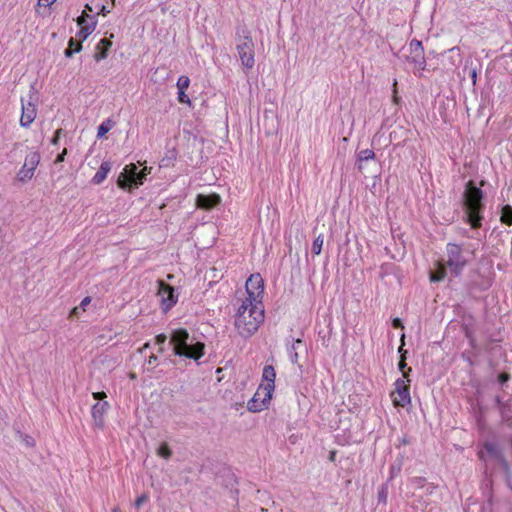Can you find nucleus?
Wrapping results in <instances>:
<instances>
[{"label": "nucleus", "mask_w": 512, "mask_h": 512, "mask_svg": "<svg viewBox=\"0 0 512 512\" xmlns=\"http://www.w3.org/2000/svg\"><path fill=\"white\" fill-rule=\"evenodd\" d=\"M264 321V308L262 303L243 300L235 316V328L240 336H252Z\"/></svg>", "instance_id": "nucleus-1"}, {"label": "nucleus", "mask_w": 512, "mask_h": 512, "mask_svg": "<svg viewBox=\"0 0 512 512\" xmlns=\"http://www.w3.org/2000/svg\"><path fill=\"white\" fill-rule=\"evenodd\" d=\"M485 181L480 182L483 186ZM463 208L468 224H481L484 220L485 196L481 187H478L473 180H469L463 192Z\"/></svg>", "instance_id": "nucleus-2"}, {"label": "nucleus", "mask_w": 512, "mask_h": 512, "mask_svg": "<svg viewBox=\"0 0 512 512\" xmlns=\"http://www.w3.org/2000/svg\"><path fill=\"white\" fill-rule=\"evenodd\" d=\"M189 333L186 329H177L171 335V344H173L174 353L189 359L198 360L204 355L205 345L197 342L193 345L188 344Z\"/></svg>", "instance_id": "nucleus-3"}, {"label": "nucleus", "mask_w": 512, "mask_h": 512, "mask_svg": "<svg viewBox=\"0 0 512 512\" xmlns=\"http://www.w3.org/2000/svg\"><path fill=\"white\" fill-rule=\"evenodd\" d=\"M151 168L144 167L139 170L134 163L128 164L123 168L117 179V185L122 189L138 188L144 183L146 176L150 173Z\"/></svg>", "instance_id": "nucleus-4"}, {"label": "nucleus", "mask_w": 512, "mask_h": 512, "mask_svg": "<svg viewBox=\"0 0 512 512\" xmlns=\"http://www.w3.org/2000/svg\"><path fill=\"white\" fill-rule=\"evenodd\" d=\"M237 51L242 65L251 69L255 64L254 42L246 28L237 29Z\"/></svg>", "instance_id": "nucleus-5"}, {"label": "nucleus", "mask_w": 512, "mask_h": 512, "mask_svg": "<svg viewBox=\"0 0 512 512\" xmlns=\"http://www.w3.org/2000/svg\"><path fill=\"white\" fill-rule=\"evenodd\" d=\"M38 100V91L35 88V83H33L29 87L27 96L21 97L22 114L20 117V125L22 127H30L35 120L37 115L36 104Z\"/></svg>", "instance_id": "nucleus-6"}, {"label": "nucleus", "mask_w": 512, "mask_h": 512, "mask_svg": "<svg viewBox=\"0 0 512 512\" xmlns=\"http://www.w3.org/2000/svg\"><path fill=\"white\" fill-rule=\"evenodd\" d=\"M410 371L411 368H408V371L403 373V377L398 378L394 383L395 389L390 395L394 407L404 408L411 403L410 379L408 378V372Z\"/></svg>", "instance_id": "nucleus-7"}, {"label": "nucleus", "mask_w": 512, "mask_h": 512, "mask_svg": "<svg viewBox=\"0 0 512 512\" xmlns=\"http://www.w3.org/2000/svg\"><path fill=\"white\" fill-rule=\"evenodd\" d=\"M157 285V296L160 300L161 310L163 313H167L178 302V295L175 293V289L171 285L165 283L163 280H158Z\"/></svg>", "instance_id": "nucleus-8"}, {"label": "nucleus", "mask_w": 512, "mask_h": 512, "mask_svg": "<svg viewBox=\"0 0 512 512\" xmlns=\"http://www.w3.org/2000/svg\"><path fill=\"white\" fill-rule=\"evenodd\" d=\"M467 263L459 245L449 243L447 245L446 266L455 274H459Z\"/></svg>", "instance_id": "nucleus-9"}, {"label": "nucleus", "mask_w": 512, "mask_h": 512, "mask_svg": "<svg viewBox=\"0 0 512 512\" xmlns=\"http://www.w3.org/2000/svg\"><path fill=\"white\" fill-rule=\"evenodd\" d=\"M40 163V154L38 151H30L26 157L23 166L18 171L16 179L21 183H26L30 181L33 176L37 166Z\"/></svg>", "instance_id": "nucleus-10"}, {"label": "nucleus", "mask_w": 512, "mask_h": 512, "mask_svg": "<svg viewBox=\"0 0 512 512\" xmlns=\"http://www.w3.org/2000/svg\"><path fill=\"white\" fill-rule=\"evenodd\" d=\"M247 297L244 300H250L255 303H262L264 293V281L259 273L252 274L246 281Z\"/></svg>", "instance_id": "nucleus-11"}, {"label": "nucleus", "mask_w": 512, "mask_h": 512, "mask_svg": "<svg viewBox=\"0 0 512 512\" xmlns=\"http://www.w3.org/2000/svg\"><path fill=\"white\" fill-rule=\"evenodd\" d=\"M276 371L272 365H266L262 372V382L259 387L264 390L267 399H271L275 390Z\"/></svg>", "instance_id": "nucleus-12"}, {"label": "nucleus", "mask_w": 512, "mask_h": 512, "mask_svg": "<svg viewBox=\"0 0 512 512\" xmlns=\"http://www.w3.org/2000/svg\"><path fill=\"white\" fill-rule=\"evenodd\" d=\"M221 203V197L217 193L198 194L196 197V205L203 210H212Z\"/></svg>", "instance_id": "nucleus-13"}, {"label": "nucleus", "mask_w": 512, "mask_h": 512, "mask_svg": "<svg viewBox=\"0 0 512 512\" xmlns=\"http://www.w3.org/2000/svg\"><path fill=\"white\" fill-rule=\"evenodd\" d=\"M271 399H267L264 394V390L259 387L252 397L247 403V409L251 412H260L268 407Z\"/></svg>", "instance_id": "nucleus-14"}, {"label": "nucleus", "mask_w": 512, "mask_h": 512, "mask_svg": "<svg viewBox=\"0 0 512 512\" xmlns=\"http://www.w3.org/2000/svg\"><path fill=\"white\" fill-rule=\"evenodd\" d=\"M109 408V403L104 401L102 403L97 402L92 406L91 415L93 418L94 426L102 429L104 427V415Z\"/></svg>", "instance_id": "nucleus-15"}, {"label": "nucleus", "mask_w": 512, "mask_h": 512, "mask_svg": "<svg viewBox=\"0 0 512 512\" xmlns=\"http://www.w3.org/2000/svg\"><path fill=\"white\" fill-rule=\"evenodd\" d=\"M113 34L110 35L109 38L104 37L102 38L98 44L95 47V54L94 59L96 62H100L101 60H104L108 56L109 49L112 46V40Z\"/></svg>", "instance_id": "nucleus-16"}, {"label": "nucleus", "mask_w": 512, "mask_h": 512, "mask_svg": "<svg viewBox=\"0 0 512 512\" xmlns=\"http://www.w3.org/2000/svg\"><path fill=\"white\" fill-rule=\"evenodd\" d=\"M484 449L490 457L498 460L505 468L508 467V462L506 461L505 457L501 453V451L496 443L485 442Z\"/></svg>", "instance_id": "nucleus-17"}, {"label": "nucleus", "mask_w": 512, "mask_h": 512, "mask_svg": "<svg viewBox=\"0 0 512 512\" xmlns=\"http://www.w3.org/2000/svg\"><path fill=\"white\" fill-rule=\"evenodd\" d=\"M376 157L375 152L372 149H363L357 153L356 166L359 172L364 169V162L374 160Z\"/></svg>", "instance_id": "nucleus-18"}, {"label": "nucleus", "mask_w": 512, "mask_h": 512, "mask_svg": "<svg viewBox=\"0 0 512 512\" xmlns=\"http://www.w3.org/2000/svg\"><path fill=\"white\" fill-rule=\"evenodd\" d=\"M111 163L109 161H103L98 169V171L96 172V174L94 175V177L92 178V183L93 184H101L107 177L108 173L110 172L111 170Z\"/></svg>", "instance_id": "nucleus-19"}, {"label": "nucleus", "mask_w": 512, "mask_h": 512, "mask_svg": "<svg viewBox=\"0 0 512 512\" xmlns=\"http://www.w3.org/2000/svg\"><path fill=\"white\" fill-rule=\"evenodd\" d=\"M90 23L87 25H82L80 27V30L77 32L76 36L79 38L78 41H81V43L87 39V37L92 34V32L95 30L97 25V20L95 17H89Z\"/></svg>", "instance_id": "nucleus-20"}, {"label": "nucleus", "mask_w": 512, "mask_h": 512, "mask_svg": "<svg viewBox=\"0 0 512 512\" xmlns=\"http://www.w3.org/2000/svg\"><path fill=\"white\" fill-rule=\"evenodd\" d=\"M405 60L411 62L419 71H423L426 68V59L424 51L421 53H413L409 56H405Z\"/></svg>", "instance_id": "nucleus-21"}, {"label": "nucleus", "mask_w": 512, "mask_h": 512, "mask_svg": "<svg viewBox=\"0 0 512 512\" xmlns=\"http://www.w3.org/2000/svg\"><path fill=\"white\" fill-rule=\"evenodd\" d=\"M83 48L81 41H77L74 38H70L68 41V46L64 50V56L66 58H71L75 53H79Z\"/></svg>", "instance_id": "nucleus-22"}, {"label": "nucleus", "mask_w": 512, "mask_h": 512, "mask_svg": "<svg viewBox=\"0 0 512 512\" xmlns=\"http://www.w3.org/2000/svg\"><path fill=\"white\" fill-rule=\"evenodd\" d=\"M115 125V122L110 118L104 120L97 129V138H103Z\"/></svg>", "instance_id": "nucleus-23"}, {"label": "nucleus", "mask_w": 512, "mask_h": 512, "mask_svg": "<svg viewBox=\"0 0 512 512\" xmlns=\"http://www.w3.org/2000/svg\"><path fill=\"white\" fill-rule=\"evenodd\" d=\"M446 276L445 264L441 261L437 263V270L430 274V280L432 282H439Z\"/></svg>", "instance_id": "nucleus-24"}, {"label": "nucleus", "mask_w": 512, "mask_h": 512, "mask_svg": "<svg viewBox=\"0 0 512 512\" xmlns=\"http://www.w3.org/2000/svg\"><path fill=\"white\" fill-rule=\"evenodd\" d=\"M501 224H512V206L506 204L500 210Z\"/></svg>", "instance_id": "nucleus-25"}, {"label": "nucleus", "mask_w": 512, "mask_h": 512, "mask_svg": "<svg viewBox=\"0 0 512 512\" xmlns=\"http://www.w3.org/2000/svg\"><path fill=\"white\" fill-rule=\"evenodd\" d=\"M323 242H324V240H323L322 235H319L315 238V240L313 241V244H312V253L313 254L319 255L321 253Z\"/></svg>", "instance_id": "nucleus-26"}, {"label": "nucleus", "mask_w": 512, "mask_h": 512, "mask_svg": "<svg viewBox=\"0 0 512 512\" xmlns=\"http://www.w3.org/2000/svg\"><path fill=\"white\" fill-rule=\"evenodd\" d=\"M409 48H410V54L421 53L422 51H424L422 42L417 39H412L410 41Z\"/></svg>", "instance_id": "nucleus-27"}, {"label": "nucleus", "mask_w": 512, "mask_h": 512, "mask_svg": "<svg viewBox=\"0 0 512 512\" xmlns=\"http://www.w3.org/2000/svg\"><path fill=\"white\" fill-rule=\"evenodd\" d=\"M190 85V79L188 76L182 75L177 80L178 90H186Z\"/></svg>", "instance_id": "nucleus-28"}, {"label": "nucleus", "mask_w": 512, "mask_h": 512, "mask_svg": "<svg viewBox=\"0 0 512 512\" xmlns=\"http://www.w3.org/2000/svg\"><path fill=\"white\" fill-rule=\"evenodd\" d=\"M158 455L165 458V459H168L171 457L172 455V452L169 448V446L166 444V443H162L158 449Z\"/></svg>", "instance_id": "nucleus-29"}, {"label": "nucleus", "mask_w": 512, "mask_h": 512, "mask_svg": "<svg viewBox=\"0 0 512 512\" xmlns=\"http://www.w3.org/2000/svg\"><path fill=\"white\" fill-rule=\"evenodd\" d=\"M89 17H95V18H96V16H95V15H94V16H92V15H90V14L82 13V14H81L77 19H76V21H77V25H78L79 27H82V25H87V24H89V23H90V19H89Z\"/></svg>", "instance_id": "nucleus-30"}, {"label": "nucleus", "mask_w": 512, "mask_h": 512, "mask_svg": "<svg viewBox=\"0 0 512 512\" xmlns=\"http://www.w3.org/2000/svg\"><path fill=\"white\" fill-rule=\"evenodd\" d=\"M399 352L401 353V357H400L398 366H399V370L404 373L405 372L404 369L406 368L407 364H406V356H405L406 351L403 350V344L400 346Z\"/></svg>", "instance_id": "nucleus-31"}, {"label": "nucleus", "mask_w": 512, "mask_h": 512, "mask_svg": "<svg viewBox=\"0 0 512 512\" xmlns=\"http://www.w3.org/2000/svg\"><path fill=\"white\" fill-rule=\"evenodd\" d=\"M178 96H177V100L182 103V104H188V105H191V100L190 98L188 97V95L185 93L184 90H178Z\"/></svg>", "instance_id": "nucleus-32"}, {"label": "nucleus", "mask_w": 512, "mask_h": 512, "mask_svg": "<svg viewBox=\"0 0 512 512\" xmlns=\"http://www.w3.org/2000/svg\"><path fill=\"white\" fill-rule=\"evenodd\" d=\"M149 497L147 494H142L135 500V507L140 508L144 503L148 501Z\"/></svg>", "instance_id": "nucleus-33"}, {"label": "nucleus", "mask_w": 512, "mask_h": 512, "mask_svg": "<svg viewBox=\"0 0 512 512\" xmlns=\"http://www.w3.org/2000/svg\"><path fill=\"white\" fill-rule=\"evenodd\" d=\"M63 133V129L62 128H59L55 131L52 139H51V144L52 145H57L59 143V140H60V137Z\"/></svg>", "instance_id": "nucleus-34"}, {"label": "nucleus", "mask_w": 512, "mask_h": 512, "mask_svg": "<svg viewBox=\"0 0 512 512\" xmlns=\"http://www.w3.org/2000/svg\"><path fill=\"white\" fill-rule=\"evenodd\" d=\"M91 303V297L87 296L82 299L80 305L78 306L82 311L86 310V307Z\"/></svg>", "instance_id": "nucleus-35"}, {"label": "nucleus", "mask_w": 512, "mask_h": 512, "mask_svg": "<svg viewBox=\"0 0 512 512\" xmlns=\"http://www.w3.org/2000/svg\"><path fill=\"white\" fill-rule=\"evenodd\" d=\"M167 340V336L165 334H158L156 337H155V343L157 345H163Z\"/></svg>", "instance_id": "nucleus-36"}, {"label": "nucleus", "mask_w": 512, "mask_h": 512, "mask_svg": "<svg viewBox=\"0 0 512 512\" xmlns=\"http://www.w3.org/2000/svg\"><path fill=\"white\" fill-rule=\"evenodd\" d=\"M57 0H38V3L37 5L39 7H49L51 6L53 3H55Z\"/></svg>", "instance_id": "nucleus-37"}, {"label": "nucleus", "mask_w": 512, "mask_h": 512, "mask_svg": "<svg viewBox=\"0 0 512 512\" xmlns=\"http://www.w3.org/2000/svg\"><path fill=\"white\" fill-rule=\"evenodd\" d=\"M92 396L95 400H98V401H101L107 397L106 393L103 391L102 392H94L92 394Z\"/></svg>", "instance_id": "nucleus-38"}, {"label": "nucleus", "mask_w": 512, "mask_h": 512, "mask_svg": "<svg viewBox=\"0 0 512 512\" xmlns=\"http://www.w3.org/2000/svg\"><path fill=\"white\" fill-rule=\"evenodd\" d=\"M111 9L106 5H101L99 12L97 14H101L103 16H106L110 13Z\"/></svg>", "instance_id": "nucleus-39"}, {"label": "nucleus", "mask_w": 512, "mask_h": 512, "mask_svg": "<svg viewBox=\"0 0 512 512\" xmlns=\"http://www.w3.org/2000/svg\"><path fill=\"white\" fill-rule=\"evenodd\" d=\"M67 153V150L64 149L61 153H59L56 157V160H55V163H61L64 161L65 159V155Z\"/></svg>", "instance_id": "nucleus-40"}, {"label": "nucleus", "mask_w": 512, "mask_h": 512, "mask_svg": "<svg viewBox=\"0 0 512 512\" xmlns=\"http://www.w3.org/2000/svg\"><path fill=\"white\" fill-rule=\"evenodd\" d=\"M392 326L394 328H400V329H403L404 326L402 324V321L399 319V318H394L393 321H392Z\"/></svg>", "instance_id": "nucleus-41"}, {"label": "nucleus", "mask_w": 512, "mask_h": 512, "mask_svg": "<svg viewBox=\"0 0 512 512\" xmlns=\"http://www.w3.org/2000/svg\"><path fill=\"white\" fill-rule=\"evenodd\" d=\"M469 76H470V78L472 80V83L475 85L476 84V80H477V71H476L475 68L470 70Z\"/></svg>", "instance_id": "nucleus-42"}, {"label": "nucleus", "mask_w": 512, "mask_h": 512, "mask_svg": "<svg viewBox=\"0 0 512 512\" xmlns=\"http://www.w3.org/2000/svg\"><path fill=\"white\" fill-rule=\"evenodd\" d=\"M500 383H505L509 379V375L507 373H501L498 377Z\"/></svg>", "instance_id": "nucleus-43"}, {"label": "nucleus", "mask_w": 512, "mask_h": 512, "mask_svg": "<svg viewBox=\"0 0 512 512\" xmlns=\"http://www.w3.org/2000/svg\"><path fill=\"white\" fill-rule=\"evenodd\" d=\"M465 336L470 339L471 343H473L474 339L472 333L467 327H465Z\"/></svg>", "instance_id": "nucleus-44"}, {"label": "nucleus", "mask_w": 512, "mask_h": 512, "mask_svg": "<svg viewBox=\"0 0 512 512\" xmlns=\"http://www.w3.org/2000/svg\"><path fill=\"white\" fill-rule=\"evenodd\" d=\"M79 310H80V308H79V307H74V308L71 310L69 317L78 316V314H79Z\"/></svg>", "instance_id": "nucleus-45"}, {"label": "nucleus", "mask_w": 512, "mask_h": 512, "mask_svg": "<svg viewBox=\"0 0 512 512\" xmlns=\"http://www.w3.org/2000/svg\"><path fill=\"white\" fill-rule=\"evenodd\" d=\"M157 362V357L155 355H151L148 359V364L149 365H155Z\"/></svg>", "instance_id": "nucleus-46"}, {"label": "nucleus", "mask_w": 512, "mask_h": 512, "mask_svg": "<svg viewBox=\"0 0 512 512\" xmlns=\"http://www.w3.org/2000/svg\"><path fill=\"white\" fill-rule=\"evenodd\" d=\"M90 12H93V8L90 4H86L85 7H84V10L82 13H86V14H89Z\"/></svg>", "instance_id": "nucleus-47"}, {"label": "nucleus", "mask_w": 512, "mask_h": 512, "mask_svg": "<svg viewBox=\"0 0 512 512\" xmlns=\"http://www.w3.org/2000/svg\"><path fill=\"white\" fill-rule=\"evenodd\" d=\"M329 460L334 462L336 460V451H331L329 454Z\"/></svg>", "instance_id": "nucleus-48"}, {"label": "nucleus", "mask_w": 512, "mask_h": 512, "mask_svg": "<svg viewBox=\"0 0 512 512\" xmlns=\"http://www.w3.org/2000/svg\"><path fill=\"white\" fill-rule=\"evenodd\" d=\"M478 457H479V459H481V460H485V454H484V452H483V451H479V452H478Z\"/></svg>", "instance_id": "nucleus-49"}, {"label": "nucleus", "mask_w": 512, "mask_h": 512, "mask_svg": "<svg viewBox=\"0 0 512 512\" xmlns=\"http://www.w3.org/2000/svg\"><path fill=\"white\" fill-rule=\"evenodd\" d=\"M377 180H380V175H376V176H374V183H373V185H372V188H375V186H376V181H377Z\"/></svg>", "instance_id": "nucleus-50"}, {"label": "nucleus", "mask_w": 512, "mask_h": 512, "mask_svg": "<svg viewBox=\"0 0 512 512\" xmlns=\"http://www.w3.org/2000/svg\"><path fill=\"white\" fill-rule=\"evenodd\" d=\"M149 347V343H145L142 348L140 349V351H143L145 349H147Z\"/></svg>", "instance_id": "nucleus-51"}, {"label": "nucleus", "mask_w": 512, "mask_h": 512, "mask_svg": "<svg viewBox=\"0 0 512 512\" xmlns=\"http://www.w3.org/2000/svg\"><path fill=\"white\" fill-rule=\"evenodd\" d=\"M379 498L383 499L384 501L386 500V496H382V495H379Z\"/></svg>", "instance_id": "nucleus-52"}, {"label": "nucleus", "mask_w": 512, "mask_h": 512, "mask_svg": "<svg viewBox=\"0 0 512 512\" xmlns=\"http://www.w3.org/2000/svg\"><path fill=\"white\" fill-rule=\"evenodd\" d=\"M379 498L383 499L384 501L386 500V496H382V495H379Z\"/></svg>", "instance_id": "nucleus-53"}, {"label": "nucleus", "mask_w": 512, "mask_h": 512, "mask_svg": "<svg viewBox=\"0 0 512 512\" xmlns=\"http://www.w3.org/2000/svg\"><path fill=\"white\" fill-rule=\"evenodd\" d=\"M379 498L383 499L384 501L386 500V496H382V495H379Z\"/></svg>", "instance_id": "nucleus-54"}, {"label": "nucleus", "mask_w": 512, "mask_h": 512, "mask_svg": "<svg viewBox=\"0 0 512 512\" xmlns=\"http://www.w3.org/2000/svg\"><path fill=\"white\" fill-rule=\"evenodd\" d=\"M112 512H119V509H118V508H114V509L112 510Z\"/></svg>", "instance_id": "nucleus-55"}, {"label": "nucleus", "mask_w": 512, "mask_h": 512, "mask_svg": "<svg viewBox=\"0 0 512 512\" xmlns=\"http://www.w3.org/2000/svg\"><path fill=\"white\" fill-rule=\"evenodd\" d=\"M112 3V6H115V0H110Z\"/></svg>", "instance_id": "nucleus-56"}, {"label": "nucleus", "mask_w": 512, "mask_h": 512, "mask_svg": "<svg viewBox=\"0 0 512 512\" xmlns=\"http://www.w3.org/2000/svg\"><path fill=\"white\" fill-rule=\"evenodd\" d=\"M394 101L397 102L398 101V97L395 95L394 96Z\"/></svg>", "instance_id": "nucleus-57"}, {"label": "nucleus", "mask_w": 512, "mask_h": 512, "mask_svg": "<svg viewBox=\"0 0 512 512\" xmlns=\"http://www.w3.org/2000/svg\"><path fill=\"white\" fill-rule=\"evenodd\" d=\"M172 278H173V275L169 274L168 279H172Z\"/></svg>", "instance_id": "nucleus-58"}]
</instances>
